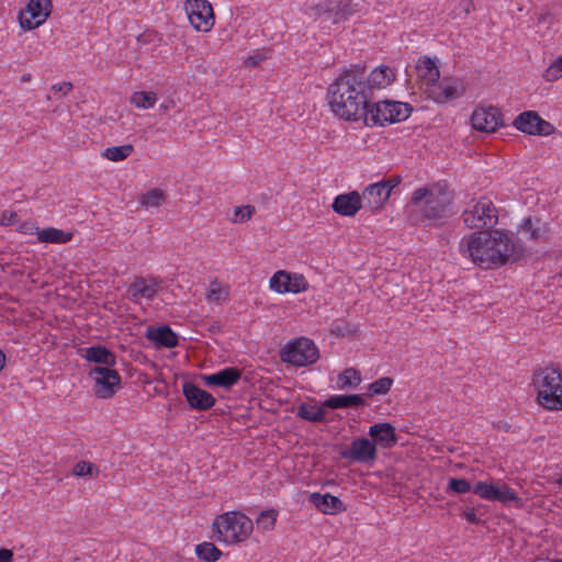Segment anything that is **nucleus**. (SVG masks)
<instances>
[{
    "mask_svg": "<svg viewBox=\"0 0 562 562\" xmlns=\"http://www.w3.org/2000/svg\"><path fill=\"white\" fill-rule=\"evenodd\" d=\"M459 251L482 269H495L519 260L524 255L520 241L499 229L472 233L463 237Z\"/></svg>",
    "mask_w": 562,
    "mask_h": 562,
    "instance_id": "nucleus-1",
    "label": "nucleus"
},
{
    "mask_svg": "<svg viewBox=\"0 0 562 562\" xmlns=\"http://www.w3.org/2000/svg\"><path fill=\"white\" fill-rule=\"evenodd\" d=\"M364 66L357 64L345 69L327 88L331 112L344 121L364 120L372 102L364 85Z\"/></svg>",
    "mask_w": 562,
    "mask_h": 562,
    "instance_id": "nucleus-2",
    "label": "nucleus"
},
{
    "mask_svg": "<svg viewBox=\"0 0 562 562\" xmlns=\"http://www.w3.org/2000/svg\"><path fill=\"white\" fill-rule=\"evenodd\" d=\"M539 405L550 411L562 409V374L558 368L546 367L533 373Z\"/></svg>",
    "mask_w": 562,
    "mask_h": 562,
    "instance_id": "nucleus-3",
    "label": "nucleus"
},
{
    "mask_svg": "<svg viewBox=\"0 0 562 562\" xmlns=\"http://www.w3.org/2000/svg\"><path fill=\"white\" fill-rule=\"evenodd\" d=\"M412 203L419 205L424 202L420 207V213L424 218L430 222H437L442 220L448 214V206L452 202L450 192L439 186L431 188H419L413 192Z\"/></svg>",
    "mask_w": 562,
    "mask_h": 562,
    "instance_id": "nucleus-4",
    "label": "nucleus"
},
{
    "mask_svg": "<svg viewBox=\"0 0 562 562\" xmlns=\"http://www.w3.org/2000/svg\"><path fill=\"white\" fill-rule=\"evenodd\" d=\"M217 540L228 544L245 541L254 529L252 520L240 512H227L213 521Z\"/></svg>",
    "mask_w": 562,
    "mask_h": 562,
    "instance_id": "nucleus-5",
    "label": "nucleus"
},
{
    "mask_svg": "<svg viewBox=\"0 0 562 562\" xmlns=\"http://www.w3.org/2000/svg\"><path fill=\"white\" fill-rule=\"evenodd\" d=\"M412 110L408 103L400 101L371 102L363 122L368 126H384L405 121L411 115Z\"/></svg>",
    "mask_w": 562,
    "mask_h": 562,
    "instance_id": "nucleus-6",
    "label": "nucleus"
},
{
    "mask_svg": "<svg viewBox=\"0 0 562 562\" xmlns=\"http://www.w3.org/2000/svg\"><path fill=\"white\" fill-rule=\"evenodd\" d=\"M462 220L469 228H492L498 222V212L492 200L481 196L468 203L462 212Z\"/></svg>",
    "mask_w": 562,
    "mask_h": 562,
    "instance_id": "nucleus-7",
    "label": "nucleus"
},
{
    "mask_svg": "<svg viewBox=\"0 0 562 562\" xmlns=\"http://www.w3.org/2000/svg\"><path fill=\"white\" fill-rule=\"evenodd\" d=\"M283 362L295 367H306L315 363L319 358V351L315 342L306 337H300L288 341L280 351Z\"/></svg>",
    "mask_w": 562,
    "mask_h": 562,
    "instance_id": "nucleus-8",
    "label": "nucleus"
},
{
    "mask_svg": "<svg viewBox=\"0 0 562 562\" xmlns=\"http://www.w3.org/2000/svg\"><path fill=\"white\" fill-rule=\"evenodd\" d=\"M89 376L94 381L93 391L99 398H111L121 387V376L113 367L95 366Z\"/></svg>",
    "mask_w": 562,
    "mask_h": 562,
    "instance_id": "nucleus-9",
    "label": "nucleus"
},
{
    "mask_svg": "<svg viewBox=\"0 0 562 562\" xmlns=\"http://www.w3.org/2000/svg\"><path fill=\"white\" fill-rule=\"evenodd\" d=\"M186 11L195 30L207 32L214 25L213 8L207 0H188Z\"/></svg>",
    "mask_w": 562,
    "mask_h": 562,
    "instance_id": "nucleus-10",
    "label": "nucleus"
},
{
    "mask_svg": "<svg viewBox=\"0 0 562 562\" xmlns=\"http://www.w3.org/2000/svg\"><path fill=\"white\" fill-rule=\"evenodd\" d=\"M376 453L374 442L364 437L353 439L349 448L339 452L342 459L358 463H372L376 459Z\"/></svg>",
    "mask_w": 562,
    "mask_h": 562,
    "instance_id": "nucleus-11",
    "label": "nucleus"
},
{
    "mask_svg": "<svg viewBox=\"0 0 562 562\" xmlns=\"http://www.w3.org/2000/svg\"><path fill=\"white\" fill-rule=\"evenodd\" d=\"M514 126L529 135H550L554 130L553 125L541 119L535 111H525L516 116Z\"/></svg>",
    "mask_w": 562,
    "mask_h": 562,
    "instance_id": "nucleus-12",
    "label": "nucleus"
},
{
    "mask_svg": "<svg viewBox=\"0 0 562 562\" xmlns=\"http://www.w3.org/2000/svg\"><path fill=\"white\" fill-rule=\"evenodd\" d=\"M471 124L474 130L480 132H494L502 123V113L497 108L475 109L471 116Z\"/></svg>",
    "mask_w": 562,
    "mask_h": 562,
    "instance_id": "nucleus-13",
    "label": "nucleus"
},
{
    "mask_svg": "<svg viewBox=\"0 0 562 562\" xmlns=\"http://www.w3.org/2000/svg\"><path fill=\"white\" fill-rule=\"evenodd\" d=\"M50 7V0H30L25 11V13L30 14V18H26L21 13V26L26 30H33L40 26L48 18V8Z\"/></svg>",
    "mask_w": 562,
    "mask_h": 562,
    "instance_id": "nucleus-14",
    "label": "nucleus"
},
{
    "mask_svg": "<svg viewBox=\"0 0 562 562\" xmlns=\"http://www.w3.org/2000/svg\"><path fill=\"white\" fill-rule=\"evenodd\" d=\"M182 392L189 405L196 411L210 409L215 404V398L211 393L192 382H186Z\"/></svg>",
    "mask_w": 562,
    "mask_h": 562,
    "instance_id": "nucleus-15",
    "label": "nucleus"
},
{
    "mask_svg": "<svg viewBox=\"0 0 562 562\" xmlns=\"http://www.w3.org/2000/svg\"><path fill=\"white\" fill-rule=\"evenodd\" d=\"M395 80V74L389 66H379L370 75L364 70V85L369 88V95L373 99L375 90L390 86Z\"/></svg>",
    "mask_w": 562,
    "mask_h": 562,
    "instance_id": "nucleus-16",
    "label": "nucleus"
},
{
    "mask_svg": "<svg viewBox=\"0 0 562 562\" xmlns=\"http://www.w3.org/2000/svg\"><path fill=\"white\" fill-rule=\"evenodd\" d=\"M331 207L341 216H355L362 209V200L357 191H351L337 195Z\"/></svg>",
    "mask_w": 562,
    "mask_h": 562,
    "instance_id": "nucleus-17",
    "label": "nucleus"
},
{
    "mask_svg": "<svg viewBox=\"0 0 562 562\" xmlns=\"http://www.w3.org/2000/svg\"><path fill=\"white\" fill-rule=\"evenodd\" d=\"M206 386L231 389L241 378V371L235 367L225 368L216 373L201 376Z\"/></svg>",
    "mask_w": 562,
    "mask_h": 562,
    "instance_id": "nucleus-18",
    "label": "nucleus"
},
{
    "mask_svg": "<svg viewBox=\"0 0 562 562\" xmlns=\"http://www.w3.org/2000/svg\"><path fill=\"white\" fill-rule=\"evenodd\" d=\"M360 196L362 207H368L373 212L381 210L390 198L387 192L384 191V187L379 182L368 186Z\"/></svg>",
    "mask_w": 562,
    "mask_h": 562,
    "instance_id": "nucleus-19",
    "label": "nucleus"
},
{
    "mask_svg": "<svg viewBox=\"0 0 562 562\" xmlns=\"http://www.w3.org/2000/svg\"><path fill=\"white\" fill-rule=\"evenodd\" d=\"M79 353L89 362H94L101 367L112 368L116 363V356L106 347L98 345L81 348Z\"/></svg>",
    "mask_w": 562,
    "mask_h": 562,
    "instance_id": "nucleus-20",
    "label": "nucleus"
},
{
    "mask_svg": "<svg viewBox=\"0 0 562 562\" xmlns=\"http://www.w3.org/2000/svg\"><path fill=\"white\" fill-rule=\"evenodd\" d=\"M369 435L372 437V442L383 448H392L397 442L395 427L390 423H379L370 426Z\"/></svg>",
    "mask_w": 562,
    "mask_h": 562,
    "instance_id": "nucleus-21",
    "label": "nucleus"
},
{
    "mask_svg": "<svg viewBox=\"0 0 562 562\" xmlns=\"http://www.w3.org/2000/svg\"><path fill=\"white\" fill-rule=\"evenodd\" d=\"M146 338L158 348H173L178 345V336L168 325L148 327Z\"/></svg>",
    "mask_w": 562,
    "mask_h": 562,
    "instance_id": "nucleus-22",
    "label": "nucleus"
},
{
    "mask_svg": "<svg viewBox=\"0 0 562 562\" xmlns=\"http://www.w3.org/2000/svg\"><path fill=\"white\" fill-rule=\"evenodd\" d=\"M310 502L319 512L327 514V515H335V514L344 512L346 509L341 499L337 496L329 494V493H327V494L312 493L310 495Z\"/></svg>",
    "mask_w": 562,
    "mask_h": 562,
    "instance_id": "nucleus-23",
    "label": "nucleus"
},
{
    "mask_svg": "<svg viewBox=\"0 0 562 562\" xmlns=\"http://www.w3.org/2000/svg\"><path fill=\"white\" fill-rule=\"evenodd\" d=\"M416 72L429 90L432 88L440 78V72L432 59L427 56H423L418 59L416 65Z\"/></svg>",
    "mask_w": 562,
    "mask_h": 562,
    "instance_id": "nucleus-24",
    "label": "nucleus"
},
{
    "mask_svg": "<svg viewBox=\"0 0 562 562\" xmlns=\"http://www.w3.org/2000/svg\"><path fill=\"white\" fill-rule=\"evenodd\" d=\"M428 93L436 102L445 103L460 97L463 88L459 90V85L441 81L430 88Z\"/></svg>",
    "mask_w": 562,
    "mask_h": 562,
    "instance_id": "nucleus-25",
    "label": "nucleus"
},
{
    "mask_svg": "<svg viewBox=\"0 0 562 562\" xmlns=\"http://www.w3.org/2000/svg\"><path fill=\"white\" fill-rule=\"evenodd\" d=\"M364 404V398L360 394L333 395L324 402V406L331 409L359 407Z\"/></svg>",
    "mask_w": 562,
    "mask_h": 562,
    "instance_id": "nucleus-26",
    "label": "nucleus"
},
{
    "mask_svg": "<svg viewBox=\"0 0 562 562\" xmlns=\"http://www.w3.org/2000/svg\"><path fill=\"white\" fill-rule=\"evenodd\" d=\"M326 408L327 407H325L324 404L322 406H317L302 403L297 407L296 415L297 417L312 423H324L326 422Z\"/></svg>",
    "mask_w": 562,
    "mask_h": 562,
    "instance_id": "nucleus-27",
    "label": "nucleus"
},
{
    "mask_svg": "<svg viewBox=\"0 0 562 562\" xmlns=\"http://www.w3.org/2000/svg\"><path fill=\"white\" fill-rule=\"evenodd\" d=\"M127 293L133 300L145 297L151 300L156 293V284H148L144 278H136L135 281L128 286Z\"/></svg>",
    "mask_w": 562,
    "mask_h": 562,
    "instance_id": "nucleus-28",
    "label": "nucleus"
},
{
    "mask_svg": "<svg viewBox=\"0 0 562 562\" xmlns=\"http://www.w3.org/2000/svg\"><path fill=\"white\" fill-rule=\"evenodd\" d=\"M72 238V233L55 227H47L37 232V240L46 244H66Z\"/></svg>",
    "mask_w": 562,
    "mask_h": 562,
    "instance_id": "nucleus-29",
    "label": "nucleus"
},
{
    "mask_svg": "<svg viewBox=\"0 0 562 562\" xmlns=\"http://www.w3.org/2000/svg\"><path fill=\"white\" fill-rule=\"evenodd\" d=\"M361 383V374L355 368H347L337 378V389H356Z\"/></svg>",
    "mask_w": 562,
    "mask_h": 562,
    "instance_id": "nucleus-30",
    "label": "nucleus"
},
{
    "mask_svg": "<svg viewBox=\"0 0 562 562\" xmlns=\"http://www.w3.org/2000/svg\"><path fill=\"white\" fill-rule=\"evenodd\" d=\"M195 553L203 562H216L222 555V551L212 542L198 544L195 547Z\"/></svg>",
    "mask_w": 562,
    "mask_h": 562,
    "instance_id": "nucleus-31",
    "label": "nucleus"
},
{
    "mask_svg": "<svg viewBox=\"0 0 562 562\" xmlns=\"http://www.w3.org/2000/svg\"><path fill=\"white\" fill-rule=\"evenodd\" d=\"M157 95L155 92L136 91L131 97V103L138 109H150L155 105Z\"/></svg>",
    "mask_w": 562,
    "mask_h": 562,
    "instance_id": "nucleus-32",
    "label": "nucleus"
},
{
    "mask_svg": "<svg viewBox=\"0 0 562 562\" xmlns=\"http://www.w3.org/2000/svg\"><path fill=\"white\" fill-rule=\"evenodd\" d=\"M166 201V194L161 189L155 188L143 194L139 203L146 207H158Z\"/></svg>",
    "mask_w": 562,
    "mask_h": 562,
    "instance_id": "nucleus-33",
    "label": "nucleus"
},
{
    "mask_svg": "<svg viewBox=\"0 0 562 562\" xmlns=\"http://www.w3.org/2000/svg\"><path fill=\"white\" fill-rule=\"evenodd\" d=\"M134 151V147L131 144L123 146H113L105 149L103 156L111 161H121L126 159Z\"/></svg>",
    "mask_w": 562,
    "mask_h": 562,
    "instance_id": "nucleus-34",
    "label": "nucleus"
},
{
    "mask_svg": "<svg viewBox=\"0 0 562 562\" xmlns=\"http://www.w3.org/2000/svg\"><path fill=\"white\" fill-rule=\"evenodd\" d=\"M393 384V379L390 376H383L368 385L367 396L383 395L386 394Z\"/></svg>",
    "mask_w": 562,
    "mask_h": 562,
    "instance_id": "nucleus-35",
    "label": "nucleus"
},
{
    "mask_svg": "<svg viewBox=\"0 0 562 562\" xmlns=\"http://www.w3.org/2000/svg\"><path fill=\"white\" fill-rule=\"evenodd\" d=\"M473 493L479 495L481 498L486 501H494L498 497L497 486L488 484L486 482H477L473 487Z\"/></svg>",
    "mask_w": 562,
    "mask_h": 562,
    "instance_id": "nucleus-36",
    "label": "nucleus"
},
{
    "mask_svg": "<svg viewBox=\"0 0 562 562\" xmlns=\"http://www.w3.org/2000/svg\"><path fill=\"white\" fill-rule=\"evenodd\" d=\"M291 280V273L284 270L277 271L270 279V288L277 293H285L283 288Z\"/></svg>",
    "mask_w": 562,
    "mask_h": 562,
    "instance_id": "nucleus-37",
    "label": "nucleus"
},
{
    "mask_svg": "<svg viewBox=\"0 0 562 562\" xmlns=\"http://www.w3.org/2000/svg\"><path fill=\"white\" fill-rule=\"evenodd\" d=\"M307 286L308 283L302 274L291 273V280L283 290L284 292L300 293L306 291Z\"/></svg>",
    "mask_w": 562,
    "mask_h": 562,
    "instance_id": "nucleus-38",
    "label": "nucleus"
},
{
    "mask_svg": "<svg viewBox=\"0 0 562 562\" xmlns=\"http://www.w3.org/2000/svg\"><path fill=\"white\" fill-rule=\"evenodd\" d=\"M278 512L276 509L263 510L256 522L262 530H271L277 521Z\"/></svg>",
    "mask_w": 562,
    "mask_h": 562,
    "instance_id": "nucleus-39",
    "label": "nucleus"
},
{
    "mask_svg": "<svg viewBox=\"0 0 562 562\" xmlns=\"http://www.w3.org/2000/svg\"><path fill=\"white\" fill-rule=\"evenodd\" d=\"M99 472V469L89 461H79L72 469V474L76 476H97Z\"/></svg>",
    "mask_w": 562,
    "mask_h": 562,
    "instance_id": "nucleus-40",
    "label": "nucleus"
},
{
    "mask_svg": "<svg viewBox=\"0 0 562 562\" xmlns=\"http://www.w3.org/2000/svg\"><path fill=\"white\" fill-rule=\"evenodd\" d=\"M562 77V55L559 56L544 71L547 81H555Z\"/></svg>",
    "mask_w": 562,
    "mask_h": 562,
    "instance_id": "nucleus-41",
    "label": "nucleus"
},
{
    "mask_svg": "<svg viewBox=\"0 0 562 562\" xmlns=\"http://www.w3.org/2000/svg\"><path fill=\"white\" fill-rule=\"evenodd\" d=\"M497 495H498V497L495 498L494 501H497L501 503H510V502L519 501L517 493L506 484H503L502 486H497Z\"/></svg>",
    "mask_w": 562,
    "mask_h": 562,
    "instance_id": "nucleus-42",
    "label": "nucleus"
},
{
    "mask_svg": "<svg viewBox=\"0 0 562 562\" xmlns=\"http://www.w3.org/2000/svg\"><path fill=\"white\" fill-rule=\"evenodd\" d=\"M448 490L457 494H465L473 491L470 482L465 479H450L448 482Z\"/></svg>",
    "mask_w": 562,
    "mask_h": 562,
    "instance_id": "nucleus-43",
    "label": "nucleus"
},
{
    "mask_svg": "<svg viewBox=\"0 0 562 562\" xmlns=\"http://www.w3.org/2000/svg\"><path fill=\"white\" fill-rule=\"evenodd\" d=\"M311 10L314 11V15L319 16L323 13H335L336 16L339 14L340 11V2H326L325 4H317L314 7H311Z\"/></svg>",
    "mask_w": 562,
    "mask_h": 562,
    "instance_id": "nucleus-44",
    "label": "nucleus"
},
{
    "mask_svg": "<svg viewBox=\"0 0 562 562\" xmlns=\"http://www.w3.org/2000/svg\"><path fill=\"white\" fill-rule=\"evenodd\" d=\"M254 212V207L252 206H237L235 207V212H234V222H243L245 220H249L251 217V214Z\"/></svg>",
    "mask_w": 562,
    "mask_h": 562,
    "instance_id": "nucleus-45",
    "label": "nucleus"
},
{
    "mask_svg": "<svg viewBox=\"0 0 562 562\" xmlns=\"http://www.w3.org/2000/svg\"><path fill=\"white\" fill-rule=\"evenodd\" d=\"M402 181L401 176H392L387 179H383L382 181H379L380 184L384 187V191L387 192V195H391V192L394 188H396Z\"/></svg>",
    "mask_w": 562,
    "mask_h": 562,
    "instance_id": "nucleus-46",
    "label": "nucleus"
},
{
    "mask_svg": "<svg viewBox=\"0 0 562 562\" xmlns=\"http://www.w3.org/2000/svg\"><path fill=\"white\" fill-rule=\"evenodd\" d=\"M72 88H74L72 83L66 81V82L53 85L50 90L55 94L60 93V97H65V95H67L72 90Z\"/></svg>",
    "mask_w": 562,
    "mask_h": 562,
    "instance_id": "nucleus-47",
    "label": "nucleus"
},
{
    "mask_svg": "<svg viewBox=\"0 0 562 562\" xmlns=\"http://www.w3.org/2000/svg\"><path fill=\"white\" fill-rule=\"evenodd\" d=\"M38 231V227L33 222H23L18 227V232L25 235H33L35 232L37 233Z\"/></svg>",
    "mask_w": 562,
    "mask_h": 562,
    "instance_id": "nucleus-48",
    "label": "nucleus"
},
{
    "mask_svg": "<svg viewBox=\"0 0 562 562\" xmlns=\"http://www.w3.org/2000/svg\"><path fill=\"white\" fill-rule=\"evenodd\" d=\"M16 213L14 211H3L0 217V224L9 226L15 223Z\"/></svg>",
    "mask_w": 562,
    "mask_h": 562,
    "instance_id": "nucleus-49",
    "label": "nucleus"
},
{
    "mask_svg": "<svg viewBox=\"0 0 562 562\" xmlns=\"http://www.w3.org/2000/svg\"><path fill=\"white\" fill-rule=\"evenodd\" d=\"M463 517L471 524L479 525L481 519L476 516L474 508H465L463 510Z\"/></svg>",
    "mask_w": 562,
    "mask_h": 562,
    "instance_id": "nucleus-50",
    "label": "nucleus"
},
{
    "mask_svg": "<svg viewBox=\"0 0 562 562\" xmlns=\"http://www.w3.org/2000/svg\"><path fill=\"white\" fill-rule=\"evenodd\" d=\"M546 232V227H533L530 233V237L532 239H543Z\"/></svg>",
    "mask_w": 562,
    "mask_h": 562,
    "instance_id": "nucleus-51",
    "label": "nucleus"
},
{
    "mask_svg": "<svg viewBox=\"0 0 562 562\" xmlns=\"http://www.w3.org/2000/svg\"><path fill=\"white\" fill-rule=\"evenodd\" d=\"M13 552L9 549H0V562H12Z\"/></svg>",
    "mask_w": 562,
    "mask_h": 562,
    "instance_id": "nucleus-52",
    "label": "nucleus"
},
{
    "mask_svg": "<svg viewBox=\"0 0 562 562\" xmlns=\"http://www.w3.org/2000/svg\"><path fill=\"white\" fill-rule=\"evenodd\" d=\"M532 228H533V223H532L531 218L530 217L525 218L524 224H522V229L525 232L531 233Z\"/></svg>",
    "mask_w": 562,
    "mask_h": 562,
    "instance_id": "nucleus-53",
    "label": "nucleus"
},
{
    "mask_svg": "<svg viewBox=\"0 0 562 562\" xmlns=\"http://www.w3.org/2000/svg\"><path fill=\"white\" fill-rule=\"evenodd\" d=\"M461 4L467 13H469L474 8L473 2L471 0H463Z\"/></svg>",
    "mask_w": 562,
    "mask_h": 562,
    "instance_id": "nucleus-54",
    "label": "nucleus"
},
{
    "mask_svg": "<svg viewBox=\"0 0 562 562\" xmlns=\"http://www.w3.org/2000/svg\"><path fill=\"white\" fill-rule=\"evenodd\" d=\"M5 362H7V356L2 350H0V372L4 369Z\"/></svg>",
    "mask_w": 562,
    "mask_h": 562,
    "instance_id": "nucleus-55",
    "label": "nucleus"
},
{
    "mask_svg": "<svg viewBox=\"0 0 562 562\" xmlns=\"http://www.w3.org/2000/svg\"><path fill=\"white\" fill-rule=\"evenodd\" d=\"M247 64L251 66H256L258 64V60L256 57L251 56L247 59Z\"/></svg>",
    "mask_w": 562,
    "mask_h": 562,
    "instance_id": "nucleus-56",
    "label": "nucleus"
},
{
    "mask_svg": "<svg viewBox=\"0 0 562 562\" xmlns=\"http://www.w3.org/2000/svg\"><path fill=\"white\" fill-rule=\"evenodd\" d=\"M31 79H32V76L30 74H24L21 76L22 82H29V81H31Z\"/></svg>",
    "mask_w": 562,
    "mask_h": 562,
    "instance_id": "nucleus-57",
    "label": "nucleus"
},
{
    "mask_svg": "<svg viewBox=\"0 0 562 562\" xmlns=\"http://www.w3.org/2000/svg\"><path fill=\"white\" fill-rule=\"evenodd\" d=\"M558 483L562 485V476L558 480Z\"/></svg>",
    "mask_w": 562,
    "mask_h": 562,
    "instance_id": "nucleus-58",
    "label": "nucleus"
},
{
    "mask_svg": "<svg viewBox=\"0 0 562 562\" xmlns=\"http://www.w3.org/2000/svg\"><path fill=\"white\" fill-rule=\"evenodd\" d=\"M161 109L167 110L168 106L167 105H161Z\"/></svg>",
    "mask_w": 562,
    "mask_h": 562,
    "instance_id": "nucleus-59",
    "label": "nucleus"
}]
</instances>
